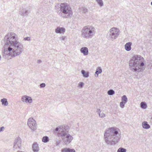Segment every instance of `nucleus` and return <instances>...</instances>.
I'll return each instance as SVG.
<instances>
[{"label": "nucleus", "instance_id": "6", "mask_svg": "<svg viewBox=\"0 0 152 152\" xmlns=\"http://www.w3.org/2000/svg\"><path fill=\"white\" fill-rule=\"evenodd\" d=\"M81 33L83 38L86 39H91L96 34V29L92 26L87 25L83 28Z\"/></svg>", "mask_w": 152, "mask_h": 152}, {"label": "nucleus", "instance_id": "11", "mask_svg": "<svg viewBox=\"0 0 152 152\" xmlns=\"http://www.w3.org/2000/svg\"><path fill=\"white\" fill-rule=\"evenodd\" d=\"M65 29L64 27H58L55 30V32L57 34H64L65 31Z\"/></svg>", "mask_w": 152, "mask_h": 152}, {"label": "nucleus", "instance_id": "22", "mask_svg": "<svg viewBox=\"0 0 152 152\" xmlns=\"http://www.w3.org/2000/svg\"><path fill=\"white\" fill-rule=\"evenodd\" d=\"M98 4V5L100 7H102L103 6V2L102 0H95Z\"/></svg>", "mask_w": 152, "mask_h": 152}, {"label": "nucleus", "instance_id": "9", "mask_svg": "<svg viewBox=\"0 0 152 152\" xmlns=\"http://www.w3.org/2000/svg\"><path fill=\"white\" fill-rule=\"evenodd\" d=\"M21 146V140L19 137L16 138L14 141L13 149L14 150L18 149L20 148Z\"/></svg>", "mask_w": 152, "mask_h": 152}, {"label": "nucleus", "instance_id": "23", "mask_svg": "<svg viewBox=\"0 0 152 152\" xmlns=\"http://www.w3.org/2000/svg\"><path fill=\"white\" fill-rule=\"evenodd\" d=\"M127 98L126 96L125 95H123L121 98V101L126 103L127 102Z\"/></svg>", "mask_w": 152, "mask_h": 152}, {"label": "nucleus", "instance_id": "8", "mask_svg": "<svg viewBox=\"0 0 152 152\" xmlns=\"http://www.w3.org/2000/svg\"><path fill=\"white\" fill-rule=\"evenodd\" d=\"M28 125L33 131H35L37 129V124L35 121L32 118H29L28 120Z\"/></svg>", "mask_w": 152, "mask_h": 152}, {"label": "nucleus", "instance_id": "26", "mask_svg": "<svg viewBox=\"0 0 152 152\" xmlns=\"http://www.w3.org/2000/svg\"><path fill=\"white\" fill-rule=\"evenodd\" d=\"M96 73L100 74L102 72V69L101 67H98L96 69Z\"/></svg>", "mask_w": 152, "mask_h": 152}, {"label": "nucleus", "instance_id": "35", "mask_svg": "<svg viewBox=\"0 0 152 152\" xmlns=\"http://www.w3.org/2000/svg\"><path fill=\"white\" fill-rule=\"evenodd\" d=\"M4 129V128L3 126H2L0 128V133L3 131Z\"/></svg>", "mask_w": 152, "mask_h": 152}, {"label": "nucleus", "instance_id": "24", "mask_svg": "<svg viewBox=\"0 0 152 152\" xmlns=\"http://www.w3.org/2000/svg\"><path fill=\"white\" fill-rule=\"evenodd\" d=\"M126 149L122 147L119 148L117 151V152H126Z\"/></svg>", "mask_w": 152, "mask_h": 152}, {"label": "nucleus", "instance_id": "41", "mask_svg": "<svg viewBox=\"0 0 152 152\" xmlns=\"http://www.w3.org/2000/svg\"><path fill=\"white\" fill-rule=\"evenodd\" d=\"M1 55H0V60H1Z\"/></svg>", "mask_w": 152, "mask_h": 152}, {"label": "nucleus", "instance_id": "21", "mask_svg": "<svg viewBox=\"0 0 152 152\" xmlns=\"http://www.w3.org/2000/svg\"><path fill=\"white\" fill-rule=\"evenodd\" d=\"M49 138L47 136L43 137L42 139V142L44 143H46L49 141Z\"/></svg>", "mask_w": 152, "mask_h": 152}, {"label": "nucleus", "instance_id": "7", "mask_svg": "<svg viewBox=\"0 0 152 152\" xmlns=\"http://www.w3.org/2000/svg\"><path fill=\"white\" fill-rule=\"evenodd\" d=\"M120 34V31L119 28L116 27H113L108 31L106 37L109 40L113 41L118 37Z\"/></svg>", "mask_w": 152, "mask_h": 152}, {"label": "nucleus", "instance_id": "25", "mask_svg": "<svg viewBox=\"0 0 152 152\" xmlns=\"http://www.w3.org/2000/svg\"><path fill=\"white\" fill-rule=\"evenodd\" d=\"M107 94L109 95H112L115 94V91L112 89H110L108 91Z\"/></svg>", "mask_w": 152, "mask_h": 152}, {"label": "nucleus", "instance_id": "27", "mask_svg": "<svg viewBox=\"0 0 152 152\" xmlns=\"http://www.w3.org/2000/svg\"><path fill=\"white\" fill-rule=\"evenodd\" d=\"M126 103H125L124 102H121L120 103V106L122 108H123L124 107V104H126Z\"/></svg>", "mask_w": 152, "mask_h": 152}, {"label": "nucleus", "instance_id": "14", "mask_svg": "<svg viewBox=\"0 0 152 152\" xmlns=\"http://www.w3.org/2000/svg\"><path fill=\"white\" fill-rule=\"evenodd\" d=\"M132 45V43L130 42L126 43L124 45L125 50L127 51H130L132 49L131 46Z\"/></svg>", "mask_w": 152, "mask_h": 152}, {"label": "nucleus", "instance_id": "29", "mask_svg": "<svg viewBox=\"0 0 152 152\" xmlns=\"http://www.w3.org/2000/svg\"><path fill=\"white\" fill-rule=\"evenodd\" d=\"M82 10L83 12L84 13H86L88 11V9L84 7L82 8Z\"/></svg>", "mask_w": 152, "mask_h": 152}, {"label": "nucleus", "instance_id": "13", "mask_svg": "<svg viewBox=\"0 0 152 152\" xmlns=\"http://www.w3.org/2000/svg\"><path fill=\"white\" fill-rule=\"evenodd\" d=\"M32 149L34 152H39V148L38 144L37 142H34L32 145Z\"/></svg>", "mask_w": 152, "mask_h": 152}, {"label": "nucleus", "instance_id": "3", "mask_svg": "<svg viewBox=\"0 0 152 152\" xmlns=\"http://www.w3.org/2000/svg\"><path fill=\"white\" fill-rule=\"evenodd\" d=\"M143 58L140 55H135L130 59L129 65L131 70L133 72H139L142 71L144 69Z\"/></svg>", "mask_w": 152, "mask_h": 152}, {"label": "nucleus", "instance_id": "16", "mask_svg": "<svg viewBox=\"0 0 152 152\" xmlns=\"http://www.w3.org/2000/svg\"><path fill=\"white\" fill-rule=\"evenodd\" d=\"M142 126L143 128L148 129L150 128V125L148 124L147 121H144L142 123Z\"/></svg>", "mask_w": 152, "mask_h": 152}, {"label": "nucleus", "instance_id": "15", "mask_svg": "<svg viewBox=\"0 0 152 152\" xmlns=\"http://www.w3.org/2000/svg\"><path fill=\"white\" fill-rule=\"evenodd\" d=\"M30 12L26 9H22L20 12V14L22 15H28Z\"/></svg>", "mask_w": 152, "mask_h": 152}, {"label": "nucleus", "instance_id": "18", "mask_svg": "<svg viewBox=\"0 0 152 152\" xmlns=\"http://www.w3.org/2000/svg\"><path fill=\"white\" fill-rule=\"evenodd\" d=\"M1 102L2 103V105L4 106H7L8 104L7 99L6 98L1 99Z\"/></svg>", "mask_w": 152, "mask_h": 152}, {"label": "nucleus", "instance_id": "17", "mask_svg": "<svg viewBox=\"0 0 152 152\" xmlns=\"http://www.w3.org/2000/svg\"><path fill=\"white\" fill-rule=\"evenodd\" d=\"M62 152H75V150L69 148H65L61 150Z\"/></svg>", "mask_w": 152, "mask_h": 152}, {"label": "nucleus", "instance_id": "33", "mask_svg": "<svg viewBox=\"0 0 152 152\" xmlns=\"http://www.w3.org/2000/svg\"><path fill=\"white\" fill-rule=\"evenodd\" d=\"M66 38V37L65 36H62L60 37L59 38V39L61 41L64 40Z\"/></svg>", "mask_w": 152, "mask_h": 152}, {"label": "nucleus", "instance_id": "42", "mask_svg": "<svg viewBox=\"0 0 152 152\" xmlns=\"http://www.w3.org/2000/svg\"><path fill=\"white\" fill-rule=\"evenodd\" d=\"M151 4L152 6V1L151 2Z\"/></svg>", "mask_w": 152, "mask_h": 152}, {"label": "nucleus", "instance_id": "30", "mask_svg": "<svg viewBox=\"0 0 152 152\" xmlns=\"http://www.w3.org/2000/svg\"><path fill=\"white\" fill-rule=\"evenodd\" d=\"M99 116L101 118L104 117L105 116V114L103 113L99 114Z\"/></svg>", "mask_w": 152, "mask_h": 152}, {"label": "nucleus", "instance_id": "10", "mask_svg": "<svg viewBox=\"0 0 152 152\" xmlns=\"http://www.w3.org/2000/svg\"><path fill=\"white\" fill-rule=\"evenodd\" d=\"M21 100L23 102L30 104L32 102V99L31 97L24 95L21 97Z\"/></svg>", "mask_w": 152, "mask_h": 152}, {"label": "nucleus", "instance_id": "12", "mask_svg": "<svg viewBox=\"0 0 152 152\" xmlns=\"http://www.w3.org/2000/svg\"><path fill=\"white\" fill-rule=\"evenodd\" d=\"M81 53L83 54L84 56H87L88 53V50L87 48L83 47L81 48L80 49Z\"/></svg>", "mask_w": 152, "mask_h": 152}, {"label": "nucleus", "instance_id": "37", "mask_svg": "<svg viewBox=\"0 0 152 152\" xmlns=\"http://www.w3.org/2000/svg\"><path fill=\"white\" fill-rule=\"evenodd\" d=\"M99 73H96V72L95 73V76L96 77H97L98 76V75Z\"/></svg>", "mask_w": 152, "mask_h": 152}, {"label": "nucleus", "instance_id": "19", "mask_svg": "<svg viewBox=\"0 0 152 152\" xmlns=\"http://www.w3.org/2000/svg\"><path fill=\"white\" fill-rule=\"evenodd\" d=\"M82 74L83 76L86 78H87L89 77V72H86L84 70H82L81 71Z\"/></svg>", "mask_w": 152, "mask_h": 152}, {"label": "nucleus", "instance_id": "4", "mask_svg": "<svg viewBox=\"0 0 152 152\" xmlns=\"http://www.w3.org/2000/svg\"><path fill=\"white\" fill-rule=\"evenodd\" d=\"M69 126L63 125L56 127L54 131L57 133L58 137L61 138L64 144H69L73 139V137L69 134Z\"/></svg>", "mask_w": 152, "mask_h": 152}, {"label": "nucleus", "instance_id": "40", "mask_svg": "<svg viewBox=\"0 0 152 152\" xmlns=\"http://www.w3.org/2000/svg\"><path fill=\"white\" fill-rule=\"evenodd\" d=\"M151 123H152V117L151 118Z\"/></svg>", "mask_w": 152, "mask_h": 152}, {"label": "nucleus", "instance_id": "1", "mask_svg": "<svg viewBox=\"0 0 152 152\" xmlns=\"http://www.w3.org/2000/svg\"><path fill=\"white\" fill-rule=\"evenodd\" d=\"M16 35L13 33H9L5 36L3 41L4 51L3 57L8 60L20 55L24 50L23 45L18 41Z\"/></svg>", "mask_w": 152, "mask_h": 152}, {"label": "nucleus", "instance_id": "39", "mask_svg": "<svg viewBox=\"0 0 152 152\" xmlns=\"http://www.w3.org/2000/svg\"><path fill=\"white\" fill-rule=\"evenodd\" d=\"M17 152H23L22 151H18Z\"/></svg>", "mask_w": 152, "mask_h": 152}, {"label": "nucleus", "instance_id": "32", "mask_svg": "<svg viewBox=\"0 0 152 152\" xmlns=\"http://www.w3.org/2000/svg\"><path fill=\"white\" fill-rule=\"evenodd\" d=\"M61 142V141L59 140H57L56 141V146L59 145Z\"/></svg>", "mask_w": 152, "mask_h": 152}, {"label": "nucleus", "instance_id": "38", "mask_svg": "<svg viewBox=\"0 0 152 152\" xmlns=\"http://www.w3.org/2000/svg\"><path fill=\"white\" fill-rule=\"evenodd\" d=\"M38 62L39 63H41L42 62V61L41 60H38Z\"/></svg>", "mask_w": 152, "mask_h": 152}, {"label": "nucleus", "instance_id": "34", "mask_svg": "<svg viewBox=\"0 0 152 152\" xmlns=\"http://www.w3.org/2000/svg\"><path fill=\"white\" fill-rule=\"evenodd\" d=\"M31 38L30 37H27L25 38L24 39V40H27V41H29L30 40Z\"/></svg>", "mask_w": 152, "mask_h": 152}, {"label": "nucleus", "instance_id": "28", "mask_svg": "<svg viewBox=\"0 0 152 152\" xmlns=\"http://www.w3.org/2000/svg\"><path fill=\"white\" fill-rule=\"evenodd\" d=\"M84 83L83 82H80L78 84V86L80 88H82L84 85Z\"/></svg>", "mask_w": 152, "mask_h": 152}, {"label": "nucleus", "instance_id": "20", "mask_svg": "<svg viewBox=\"0 0 152 152\" xmlns=\"http://www.w3.org/2000/svg\"><path fill=\"white\" fill-rule=\"evenodd\" d=\"M140 107L142 108L145 109L147 108V105L145 102H143L140 103Z\"/></svg>", "mask_w": 152, "mask_h": 152}, {"label": "nucleus", "instance_id": "36", "mask_svg": "<svg viewBox=\"0 0 152 152\" xmlns=\"http://www.w3.org/2000/svg\"><path fill=\"white\" fill-rule=\"evenodd\" d=\"M96 112L98 113L99 114H99L100 113V112H101L100 110V109H97Z\"/></svg>", "mask_w": 152, "mask_h": 152}, {"label": "nucleus", "instance_id": "5", "mask_svg": "<svg viewBox=\"0 0 152 152\" xmlns=\"http://www.w3.org/2000/svg\"><path fill=\"white\" fill-rule=\"evenodd\" d=\"M59 7L60 12L59 13L60 17L64 18H71L73 15V12L72 8L68 4L66 3H61L60 5L57 4L55 8L57 10Z\"/></svg>", "mask_w": 152, "mask_h": 152}, {"label": "nucleus", "instance_id": "31", "mask_svg": "<svg viewBox=\"0 0 152 152\" xmlns=\"http://www.w3.org/2000/svg\"><path fill=\"white\" fill-rule=\"evenodd\" d=\"M45 83H42L40 84V87L41 88H43L45 87Z\"/></svg>", "mask_w": 152, "mask_h": 152}, {"label": "nucleus", "instance_id": "2", "mask_svg": "<svg viewBox=\"0 0 152 152\" xmlns=\"http://www.w3.org/2000/svg\"><path fill=\"white\" fill-rule=\"evenodd\" d=\"M118 130V129L115 127H110L105 130L104 139L107 144L112 145L118 142L120 135Z\"/></svg>", "mask_w": 152, "mask_h": 152}]
</instances>
